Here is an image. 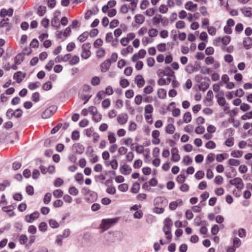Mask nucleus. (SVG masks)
<instances>
[{
	"instance_id": "nucleus-1",
	"label": "nucleus",
	"mask_w": 252,
	"mask_h": 252,
	"mask_svg": "<svg viewBox=\"0 0 252 252\" xmlns=\"http://www.w3.org/2000/svg\"><path fill=\"white\" fill-rule=\"evenodd\" d=\"M172 224V220L169 218H166L164 222V226L163 227V231L164 232L165 237L166 241L163 242L162 239H160L159 240V243L160 245H164L165 244H167L170 242L172 240V234L171 233V225Z\"/></svg>"
},
{
	"instance_id": "nucleus-2",
	"label": "nucleus",
	"mask_w": 252,
	"mask_h": 252,
	"mask_svg": "<svg viewBox=\"0 0 252 252\" xmlns=\"http://www.w3.org/2000/svg\"><path fill=\"white\" fill-rule=\"evenodd\" d=\"M82 191L84 194L85 199L88 202L92 203L96 200L97 194L95 192L91 190L86 187L83 188Z\"/></svg>"
},
{
	"instance_id": "nucleus-3",
	"label": "nucleus",
	"mask_w": 252,
	"mask_h": 252,
	"mask_svg": "<svg viewBox=\"0 0 252 252\" xmlns=\"http://www.w3.org/2000/svg\"><path fill=\"white\" fill-rule=\"evenodd\" d=\"M119 219V217L103 219L101 220L100 228L104 230H107L116 223Z\"/></svg>"
},
{
	"instance_id": "nucleus-4",
	"label": "nucleus",
	"mask_w": 252,
	"mask_h": 252,
	"mask_svg": "<svg viewBox=\"0 0 252 252\" xmlns=\"http://www.w3.org/2000/svg\"><path fill=\"white\" fill-rule=\"evenodd\" d=\"M163 75L167 77V82H171L172 85H173V79H172V77L173 76V63H172L170 66L165 67L163 70Z\"/></svg>"
},
{
	"instance_id": "nucleus-5",
	"label": "nucleus",
	"mask_w": 252,
	"mask_h": 252,
	"mask_svg": "<svg viewBox=\"0 0 252 252\" xmlns=\"http://www.w3.org/2000/svg\"><path fill=\"white\" fill-rule=\"evenodd\" d=\"M90 48L91 44L89 43H86L82 45V52L81 56L83 59H87L91 56V52L90 51Z\"/></svg>"
},
{
	"instance_id": "nucleus-6",
	"label": "nucleus",
	"mask_w": 252,
	"mask_h": 252,
	"mask_svg": "<svg viewBox=\"0 0 252 252\" xmlns=\"http://www.w3.org/2000/svg\"><path fill=\"white\" fill-rule=\"evenodd\" d=\"M57 107L51 106L46 109L41 114V118L44 119L50 118L56 111Z\"/></svg>"
},
{
	"instance_id": "nucleus-7",
	"label": "nucleus",
	"mask_w": 252,
	"mask_h": 252,
	"mask_svg": "<svg viewBox=\"0 0 252 252\" xmlns=\"http://www.w3.org/2000/svg\"><path fill=\"white\" fill-rule=\"evenodd\" d=\"M39 216V213L38 212H34L30 215H27L25 217V220L29 223L33 222Z\"/></svg>"
},
{
	"instance_id": "nucleus-8",
	"label": "nucleus",
	"mask_w": 252,
	"mask_h": 252,
	"mask_svg": "<svg viewBox=\"0 0 252 252\" xmlns=\"http://www.w3.org/2000/svg\"><path fill=\"white\" fill-rule=\"evenodd\" d=\"M32 53V50H30L28 53H19L17 55L14 59L15 63L17 64H20L23 62L24 55H29Z\"/></svg>"
},
{
	"instance_id": "nucleus-9",
	"label": "nucleus",
	"mask_w": 252,
	"mask_h": 252,
	"mask_svg": "<svg viewBox=\"0 0 252 252\" xmlns=\"http://www.w3.org/2000/svg\"><path fill=\"white\" fill-rule=\"evenodd\" d=\"M72 149L74 152L79 155H81L84 151V146L80 144L79 143L74 144L73 145Z\"/></svg>"
},
{
	"instance_id": "nucleus-10",
	"label": "nucleus",
	"mask_w": 252,
	"mask_h": 252,
	"mask_svg": "<svg viewBox=\"0 0 252 252\" xmlns=\"http://www.w3.org/2000/svg\"><path fill=\"white\" fill-rule=\"evenodd\" d=\"M111 64L110 60H106L100 64L101 71L106 72L110 68Z\"/></svg>"
},
{
	"instance_id": "nucleus-11",
	"label": "nucleus",
	"mask_w": 252,
	"mask_h": 252,
	"mask_svg": "<svg viewBox=\"0 0 252 252\" xmlns=\"http://www.w3.org/2000/svg\"><path fill=\"white\" fill-rule=\"evenodd\" d=\"M13 13V9L9 8L8 9L2 8L0 12V16L4 17L6 16L11 17L12 16Z\"/></svg>"
},
{
	"instance_id": "nucleus-12",
	"label": "nucleus",
	"mask_w": 252,
	"mask_h": 252,
	"mask_svg": "<svg viewBox=\"0 0 252 252\" xmlns=\"http://www.w3.org/2000/svg\"><path fill=\"white\" fill-rule=\"evenodd\" d=\"M185 7L186 9L194 12L197 10V4L193 3L191 1H189L185 3Z\"/></svg>"
},
{
	"instance_id": "nucleus-13",
	"label": "nucleus",
	"mask_w": 252,
	"mask_h": 252,
	"mask_svg": "<svg viewBox=\"0 0 252 252\" xmlns=\"http://www.w3.org/2000/svg\"><path fill=\"white\" fill-rule=\"evenodd\" d=\"M120 171L123 175H128L131 171V168L128 165L124 164L120 167Z\"/></svg>"
},
{
	"instance_id": "nucleus-14",
	"label": "nucleus",
	"mask_w": 252,
	"mask_h": 252,
	"mask_svg": "<svg viewBox=\"0 0 252 252\" xmlns=\"http://www.w3.org/2000/svg\"><path fill=\"white\" fill-rule=\"evenodd\" d=\"M26 73H23L21 71L16 72L13 75V78L16 80L18 83H20L25 77Z\"/></svg>"
},
{
	"instance_id": "nucleus-15",
	"label": "nucleus",
	"mask_w": 252,
	"mask_h": 252,
	"mask_svg": "<svg viewBox=\"0 0 252 252\" xmlns=\"http://www.w3.org/2000/svg\"><path fill=\"white\" fill-rule=\"evenodd\" d=\"M135 81L138 88H141L144 85L145 80L141 75H137L135 77Z\"/></svg>"
},
{
	"instance_id": "nucleus-16",
	"label": "nucleus",
	"mask_w": 252,
	"mask_h": 252,
	"mask_svg": "<svg viewBox=\"0 0 252 252\" xmlns=\"http://www.w3.org/2000/svg\"><path fill=\"white\" fill-rule=\"evenodd\" d=\"M243 45L246 50H249L252 47V38L249 37L245 38L243 40Z\"/></svg>"
},
{
	"instance_id": "nucleus-17",
	"label": "nucleus",
	"mask_w": 252,
	"mask_h": 252,
	"mask_svg": "<svg viewBox=\"0 0 252 252\" xmlns=\"http://www.w3.org/2000/svg\"><path fill=\"white\" fill-rule=\"evenodd\" d=\"M13 207L12 205L8 206H2V210L6 212L9 217H13L15 215L14 212L12 211Z\"/></svg>"
},
{
	"instance_id": "nucleus-18",
	"label": "nucleus",
	"mask_w": 252,
	"mask_h": 252,
	"mask_svg": "<svg viewBox=\"0 0 252 252\" xmlns=\"http://www.w3.org/2000/svg\"><path fill=\"white\" fill-rule=\"evenodd\" d=\"M128 116L126 114L124 113L120 115L118 118L117 120L120 125H124L127 122Z\"/></svg>"
},
{
	"instance_id": "nucleus-19",
	"label": "nucleus",
	"mask_w": 252,
	"mask_h": 252,
	"mask_svg": "<svg viewBox=\"0 0 252 252\" xmlns=\"http://www.w3.org/2000/svg\"><path fill=\"white\" fill-rule=\"evenodd\" d=\"M230 171H225V174L227 178H232L236 176L237 172L234 167H230Z\"/></svg>"
},
{
	"instance_id": "nucleus-20",
	"label": "nucleus",
	"mask_w": 252,
	"mask_h": 252,
	"mask_svg": "<svg viewBox=\"0 0 252 252\" xmlns=\"http://www.w3.org/2000/svg\"><path fill=\"white\" fill-rule=\"evenodd\" d=\"M155 205L158 206L160 204H165L167 203L166 199L163 197H157L154 201Z\"/></svg>"
},
{
	"instance_id": "nucleus-21",
	"label": "nucleus",
	"mask_w": 252,
	"mask_h": 252,
	"mask_svg": "<svg viewBox=\"0 0 252 252\" xmlns=\"http://www.w3.org/2000/svg\"><path fill=\"white\" fill-rule=\"evenodd\" d=\"M186 178L185 171L183 169L181 171V174L177 177L176 181L179 183H182L185 181Z\"/></svg>"
},
{
	"instance_id": "nucleus-22",
	"label": "nucleus",
	"mask_w": 252,
	"mask_h": 252,
	"mask_svg": "<svg viewBox=\"0 0 252 252\" xmlns=\"http://www.w3.org/2000/svg\"><path fill=\"white\" fill-rule=\"evenodd\" d=\"M79 61V57L77 55H74L71 57L70 60L69 61V63L70 65H73L77 64Z\"/></svg>"
},
{
	"instance_id": "nucleus-23",
	"label": "nucleus",
	"mask_w": 252,
	"mask_h": 252,
	"mask_svg": "<svg viewBox=\"0 0 252 252\" xmlns=\"http://www.w3.org/2000/svg\"><path fill=\"white\" fill-rule=\"evenodd\" d=\"M133 50V47L129 45L127 46L126 48L123 49L121 51V54L122 55L126 56L128 53L132 52Z\"/></svg>"
},
{
	"instance_id": "nucleus-24",
	"label": "nucleus",
	"mask_w": 252,
	"mask_h": 252,
	"mask_svg": "<svg viewBox=\"0 0 252 252\" xmlns=\"http://www.w3.org/2000/svg\"><path fill=\"white\" fill-rule=\"evenodd\" d=\"M216 97L218 98L217 101H218V104L220 106H224V105H229L228 103L226 102V100L224 97H223V96L219 97L218 94H217L216 95Z\"/></svg>"
},
{
	"instance_id": "nucleus-25",
	"label": "nucleus",
	"mask_w": 252,
	"mask_h": 252,
	"mask_svg": "<svg viewBox=\"0 0 252 252\" xmlns=\"http://www.w3.org/2000/svg\"><path fill=\"white\" fill-rule=\"evenodd\" d=\"M105 163L107 166H108L109 164H110L111 167L113 169H116L118 168V163L116 158L113 159L109 163L108 162L105 161Z\"/></svg>"
},
{
	"instance_id": "nucleus-26",
	"label": "nucleus",
	"mask_w": 252,
	"mask_h": 252,
	"mask_svg": "<svg viewBox=\"0 0 252 252\" xmlns=\"http://www.w3.org/2000/svg\"><path fill=\"white\" fill-rule=\"evenodd\" d=\"M186 70L188 73L191 74L194 71H197V67L193 66L191 64H188L186 66Z\"/></svg>"
},
{
	"instance_id": "nucleus-27",
	"label": "nucleus",
	"mask_w": 252,
	"mask_h": 252,
	"mask_svg": "<svg viewBox=\"0 0 252 252\" xmlns=\"http://www.w3.org/2000/svg\"><path fill=\"white\" fill-rule=\"evenodd\" d=\"M89 36V33L87 32H84L82 34L80 35L77 38V40L80 42H83L88 38Z\"/></svg>"
},
{
	"instance_id": "nucleus-28",
	"label": "nucleus",
	"mask_w": 252,
	"mask_h": 252,
	"mask_svg": "<svg viewBox=\"0 0 252 252\" xmlns=\"http://www.w3.org/2000/svg\"><path fill=\"white\" fill-rule=\"evenodd\" d=\"M230 185L236 186L237 184H240L242 183V179L239 177L234 178L229 181Z\"/></svg>"
},
{
	"instance_id": "nucleus-29",
	"label": "nucleus",
	"mask_w": 252,
	"mask_h": 252,
	"mask_svg": "<svg viewBox=\"0 0 252 252\" xmlns=\"http://www.w3.org/2000/svg\"><path fill=\"white\" fill-rule=\"evenodd\" d=\"M191 120V115L189 112H187L183 116V121L186 123H189Z\"/></svg>"
},
{
	"instance_id": "nucleus-30",
	"label": "nucleus",
	"mask_w": 252,
	"mask_h": 252,
	"mask_svg": "<svg viewBox=\"0 0 252 252\" xmlns=\"http://www.w3.org/2000/svg\"><path fill=\"white\" fill-rule=\"evenodd\" d=\"M46 11V7L44 6L40 5L38 7L37 14L40 16H43Z\"/></svg>"
},
{
	"instance_id": "nucleus-31",
	"label": "nucleus",
	"mask_w": 252,
	"mask_h": 252,
	"mask_svg": "<svg viewBox=\"0 0 252 252\" xmlns=\"http://www.w3.org/2000/svg\"><path fill=\"white\" fill-rule=\"evenodd\" d=\"M144 19V17L141 14H137L135 16V21L137 24H142Z\"/></svg>"
},
{
	"instance_id": "nucleus-32",
	"label": "nucleus",
	"mask_w": 252,
	"mask_h": 252,
	"mask_svg": "<svg viewBox=\"0 0 252 252\" xmlns=\"http://www.w3.org/2000/svg\"><path fill=\"white\" fill-rule=\"evenodd\" d=\"M209 87V84L206 82H202L198 86L199 90L205 91Z\"/></svg>"
},
{
	"instance_id": "nucleus-33",
	"label": "nucleus",
	"mask_w": 252,
	"mask_h": 252,
	"mask_svg": "<svg viewBox=\"0 0 252 252\" xmlns=\"http://www.w3.org/2000/svg\"><path fill=\"white\" fill-rule=\"evenodd\" d=\"M242 13L246 17H251L252 15V8L249 7L248 8H243L241 9Z\"/></svg>"
},
{
	"instance_id": "nucleus-34",
	"label": "nucleus",
	"mask_w": 252,
	"mask_h": 252,
	"mask_svg": "<svg viewBox=\"0 0 252 252\" xmlns=\"http://www.w3.org/2000/svg\"><path fill=\"white\" fill-rule=\"evenodd\" d=\"M158 95L159 98L163 99L166 96V91L163 89H159L158 91Z\"/></svg>"
},
{
	"instance_id": "nucleus-35",
	"label": "nucleus",
	"mask_w": 252,
	"mask_h": 252,
	"mask_svg": "<svg viewBox=\"0 0 252 252\" xmlns=\"http://www.w3.org/2000/svg\"><path fill=\"white\" fill-rule=\"evenodd\" d=\"M108 139L110 143H114L116 141L115 133L111 132H109Z\"/></svg>"
},
{
	"instance_id": "nucleus-36",
	"label": "nucleus",
	"mask_w": 252,
	"mask_h": 252,
	"mask_svg": "<svg viewBox=\"0 0 252 252\" xmlns=\"http://www.w3.org/2000/svg\"><path fill=\"white\" fill-rule=\"evenodd\" d=\"M200 73L203 74H209L210 72H212V70L208 68V67H207L205 66H202L201 67H200Z\"/></svg>"
},
{
	"instance_id": "nucleus-37",
	"label": "nucleus",
	"mask_w": 252,
	"mask_h": 252,
	"mask_svg": "<svg viewBox=\"0 0 252 252\" xmlns=\"http://www.w3.org/2000/svg\"><path fill=\"white\" fill-rule=\"evenodd\" d=\"M228 163L231 166H238L240 164V161L238 159L230 158L228 160Z\"/></svg>"
},
{
	"instance_id": "nucleus-38",
	"label": "nucleus",
	"mask_w": 252,
	"mask_h": 252,
	"mask_svg": "<svg viewBox=\"0 0 252 252\" xmlns=\"http://www.w3.org/2000/svg\"><path fill=\"white\" fill-rule=\"evenodd\" d=\"M10 182L7 180H4L3 182L0 184V190L3 191L6 187L10 186Z\"/></svg>"
},
{
	"instance_id": "nucleus-39",
	"label": "nucleus",
	"mask_w": 252,
	"mask_h": 252,
	"mask_svg": "<svg viewBox=\"0 0 252 252\" xmlns=\"http://www.w3.org/2000/svg\"><path fill=\"white\" fill-rule=\"evenodd\" d=\"M243 152L241 151H233L231 153V156L234 158H239L242 157Z\"/></svg>"
},
{
	"instance_id": "nucleus-40",
	"label": "nucleus",
	"mask_w": 252,
	"mask_h": 252,
	"mask_svg": "<svg viewBox=\"0 0 252 252\" xmlns=\"http://www.w3.org/2000/svg\"><path fill=\"white\" fill-rule=\"evenodd\" d=\"M69 193L74 196L78 195L79 193L78 190L74 187H71L68 189Z\"/></svg>"
},
{
	"instance_id": "nucleus-41",
	"label": "nucleus",
	"mask_w": 252,
	"mask_h": 252,
	"mask_svg": "<svg viewBox=\"0 0 252 252\" xmlns=\"http://www.w3.org/2000/svg\"><path fill=\"white\" fill-rule=\"evenodd\" d=\"M205 147L207 149H213L216 147V143L213 141H209L206 143Z\"/></svg>"
},
{
	"instance_id": "nucleus-42",
	"label": "nucleus",
	"mask_w": 252,
	"mask_h": 252,
	"mask_svg": "<svg viewBox=\"0 0 252 252\" xmlns=\"http://www.w3.org/2000/svg\"><path fill=\"white\" fill-rule=\"evenodd\" d=\"M50 226L53 228H56L59 227V223L55 220L51 219L49 221Z\"/></svg>"
},
{
	"instance_id": "nucleus-43",
	"label": "nucleus",
	"mask_w": 252,
	"mask_h": 252,
	"mask_svg": "<svg viewBox=\"0 0 252 252\" xmlns=\"http://www.w3.org/2000/svg\"><path fill=\"white\" fill-rule=\"evenodd\" d=\"M140 189V184L137 183H135L131 189V191L133 193H137Z\"/></svg>"
},
{
	"instance_id": "nucleus-44",
	"label": "nucleus",
	"mask_w": 252,
	"mask_h": 252,
	"mask_svg": "<svg viewBox=\"0 0 252 252\" xmlns=\"http://www.w3.org/2000/svg\"><path fill=\"white\" fill-rule=\"evenodd\" d=\"M223 181V179L220 175H217L216 176L214 179V182L216 184L220 185H221Z\"/></svg>"
},
{
	"instance_id": "nucleus-45",
	"label": "nucleus",
	"mask_w": 252,
	"mask_h": 252,
	"mask_svg": "<svg viewBox=\"0 0 252 252\" xmlns=\"http://www.w3.org/2000/svg\"><path fill=\"white\" fill-rule=\"evenodd\" d=\"M163 20V19L162 18L160 15H157L153 18V23L154 24H157L160 22H162Z\"/></svg>"
},
{
	"instance_id": "nucleus-46",
	"label": "nucleus",
	"mask_w": 252,
	"mask_h": 252,
	"mask_svg": "<svg viewBox=\"0 0 252 252\" xmlns=\"http://www.w3.org/2000/svg\"><path fill=\"white\" fill-rule=\"evenodd\" d=\"M214 154L213 153H210L208 155L206 159V162L207 164L211 163L214 161Z\"/></svg>"
},
{
	"instance_id": "nucleus-47",
	"label": "nucleus",
	"mask_w": 252,
	"mask_h": 252,
	"mask_svg": "<svg viewBox=\"0 0 252 252\" xmlns=\"http://www.w3.org/2000/svg\"><path fill=\"white\" fill-rule=\"evenodd\" d=\"M100 79L97 76H94L92 78L91 84L93 86H97L100 83Z\"/></svg>"
},
{
	"instance_id": "nucleus-48",
	"label": "nucleus",
	"mask_w": 252,
	"mask_h": 252,
	"mask_svg": "<svg viewBox=\"0 0 252 252\" xmlns=\"http://www.w3.org/2000/svg\"><path fill=\"white\" fill-rule=\"evenodd\" d=\"M153 107L151 104H148L145 107V113L151 114L153 112Z\"/></svg>"
},
{
	"instance_id": "nucleus-49",
	"label": "nucleus",
	"mask_w": 252,
	"mask_h": 252,
	"mask_svg": "<svg viewBox=\"0 0 252 252\" xmlns=\"http://www.w3.org/2000/svg\"><path fill=\"white\" fill-rule=\"evenodd\" d=\"M63 183V181L60 178H57L54 182V185L56 187H59L61 186Z\"/></svg>"
},
{
	"instance_id": "nucleus-50",
	"label": "nucleus",
	"mask_w": 252,
	"mask_h": 252,
	"mask_svg": "<svg viewBox=\"0 0 252 252\" xmlns=\"http://www.w3.org/2000/svg\"><path fill=\"white\" fill-rule=\"evenodd\" d=\"M51 194L50 193H47L44 196L43 202L45 204H48L51 200Z\"/></svg>"
},
{
	"instance_id": "nucleus-51",
	"label": "nucleus",
	"mask_w": 252,
	"mask_h": 252,
	"mask_svg": "<svg viewBox=\"0 0 252 252\" xmlns=\"http://www.w3.org/2000/svg\"><path fill=\"white\" fill-rule=\"evenodd\" d=\"M120 84L122 87L125 88L129 85V83L126 79H122L120 80Z\"/></svg>"
},
{
	"instance_id": "nucleus-52",
	"label": "nucleus",
	"mask_w": 252,
	"mask_h": 252,
	"mask_svg": "<svg viewBox=\"0 0 252 252\" xmlns=\"http://www.w3.org/2000/svg\"><path fill=\"white\" fill-rule=\"evenodd\" d=\"M47 224L45 222H41L38 226L39 230L42 232H45L47 230Z\"/></svg>"
},
{
	"instance_id": "nucleus-53",
	"label": "nucleus",
	"mask_w": 252,
	"mask_h": 252,
	"mask_svg": "<svg viewBox=\"0 0 252 252\" xmlns=\"http://www.w3.org/2000/svg\"><path fill=\"white\" fill-rule=\"evenodd\" d=\"M204 176V172L202 170L198 171L195 174V178L197 180L202 179Z\"/></svg>"
},
{
	"instance_id": "nucleus-54",
	"label": "nucleus",
	"mask_w": 252,
	"mask_h": 252,
	"mask_svg": "<svg viewBox=\"0 0 252 252\" xmlns=\"http://www.w3.org/2000/svg\"><path fill=\"white\" fill-rule=\"evenodd\" d=\"M158 31L155 29H150L148 31V34L149 36L153 37H155L158 35Z\"/></svg>"
},
{
	"instance_id": "nucleus-55",
	"label": "nucleus",
	"mask_w": 252,
	"mask_h": 252,
	"mask_svg": "<svg viewBox=\"0 0 252 252\" xmlns=\"http://www.w3.org/2000/svg\"><path fill=\"white\" fill-rule=\"evenodd\" d=\"M39 84V82L30 83L28 85V88L31 90H33L37 88Z\"/></svg>"
},
{
	"instance_id": "nucleus-56",
	"label": "nucleus",
	"mask_w": 252,
	"mask_h": 252,
	"mask_svg": "<svg viewBox=\"0 0 252 252\" xmlns=\"http://www.w3.org/2000/svg\"><path fill=\"white\" fill-rule=\"evenodd\" d=\"M80 137L79 131L77 130H74L71 134V138L73 140H77Z\"/></svg>"
},
{
	"instance_id": "nucleus-57",
	"label": "nucleus",
	"mask_w": 252,
	"mask_h": 252,
	"mask_svg": "<svg viewBox=\"0 0 252 252\" xmlns=\"http://www.w3.org/2000/svg\"><path fill=\"white\" fill-rule=\"evenodd\" d=\"M186 218L188 220H191L193 217V214L192 211L190 210H187L185 213Z\"/></svg>"
},
{
	"instance_id": "nucleus-58",
	"label": "nucleus",
	"mask_w": 252,
	"mask_h": 252,
	"mask_svg": "<svg viewBox=\"0 0 252 252\" xmlns=\"http://www.w3.org/2000/svg\"><path fill=\"white\" fill-rule=\"evenodd\" d=\"M52 88V84L50 81H47L42 86V89L45 91H48Z\"/></svg>"
},
{
	"instance_id": "nucleus-59",
	"label": "nucleus",
	"mask_w": 252,
	"mask_h": 252,
	"mask_svg": "<svg viewBox=\"0 0 252 252\" xmlns=\"http://www.w3.org/2000/svg\"><path fill=\"white\" fill-rule=\"evenodd\" d=\"M22 110L21 109L18 108L15 110V111L14 112V113H13V115L15 117L19 118L22 116Z\"/></svg>"
},
{
	"instance_id": "nucleus-60",
	"label": "nucleus",
	"mask_w": 252,
	"mask_h": 252,
	"mask_svg": "<svg viewBox=\"0 0 252 252\" xmlns=\"http://www.w3.org/2000/svg\"><path fill=\"white\" fill-rule=\"evenodd\" d=\"M164 208L161 206H156L153 208V212L158 214L162 213L164 212Z\"/></svg>"
},
{
	"instance_id": "nucleus-61",
	"label": "nucleus",
	"mask_w": 252,
	"mask_h": 252,
	"mask_svg": "<svg viewBox=\"0 0 252 252\" xmlns=\"http://www.w3.org/2000/svg\"><path fill=\"white\" fill-rule=\"evenodd\" d=\"M28 240V237L25 234H22L19 237V242L21 244H25Z\"/></svg>"
},
{
	"instance_id": "nucleus-62",
	"label": "nucleus",
	"mask_w": 252,
	"mask_h": 252,
	"mask_svg": "<svg viewBox=\"0 0 252 252\" xmlns=\"http://www.w3.org/2000/svg\"><path fill=\"white\" fill-rule=\"evenodd\" d=\"M233 246L236 248H239L241 245V241L237 237H235L233 241Z\"/></svg>"
},
{
	"instance_id": "nucleus-63",
	"label": "nucleus",
	"mask_w": 252,
	"mask_h": 252,
	"mask_svg": "<svg viewBox=\"0 0 252 252\" xmlns=\"http://www.w3.org/2000/svg\"><path fill=\"white\" fill-rule=\"evenodd\" d=\"M63 194V191L60 189H56L53 192V195L56 198L61 197Z\"/></svg>"
},
{
	"instance_id": "nucleus-64",
	"label": "nucleus",
	"mask_w": 252,
	"mask_h": 252,
	"mask_svg": "<svg viewBox=\"0 0 252 252\" xmlns=\"http://www.w3.org/2000/svg\"><path fill=\"white\" fill-rule=\"evenodd\" d=\"M75 44L74 42H70L66 46V50L68 52H71L75 48Z\"/></svg>"
}]
</instances>
